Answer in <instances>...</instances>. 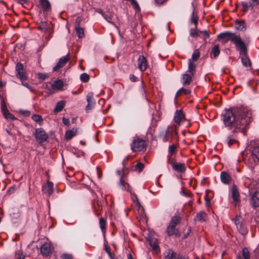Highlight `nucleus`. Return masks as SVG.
<instances>
[{"mask_svg": "<svg viewBox=\"0 0 259 259\" xmlns=\"http://www.w3.org/2000/svg\"><path fill=\"white\" fill-rule=\"evenodd\" d=\"M223 122L226 126L235 128L232 133L228 135L225 143L231 146L238 143L236 133L241 131L244 133L251 121V112L247 108H241L233 110H227L223 115Z\"/></svg>", "mask_w": 259, "mask_h": 259, "instance_id": "nucleus-1", "label": "nucleus"}, {"mask_svg": "<svg viewBox=\"0 0 259 259\" xmlns=\"http://www.w3.org/2000/svg\"><path fill=\"white\" fill-rule=\"evenodd\" d=\"M177 136L175 127L168 126L164 131L161 132L159 135V138L164 142H171Z\"/></svg>", "mask_w": 259, "mask_h": 259, "instance_id": "nucleus-2", "label": "nucleus"}, {"mask_svg": "<svg viewBox=\"0 0 259 259\" xmlns=\"http://www.w3.org/2000/svg\"><path fill=\"white\" fill-rule=\"evenodd\" d=\"M146 141L137 136L134 137L131 144V150L133 152L144 151L146 149Z\"/></svg>", "mask_w": 259, "mask_h": 259, "instance_id": "nucleus-3", "label": "nucleus"}, {"mask_svg": "<svg viewBox=\"0 0 259 259\" xmlns=\"http://www.w3.org/2000/svg\"><path fill=\"white\" fill-rule=\"evenodd\" d=\"M233 221L238 231L242 235H246L248 231L244 219L240 215H237Z\"/></svg>", "mask_w": 259, "mask_h": 259, "instance_id": "nucleus-4", "label": "nucleus"}, {"mask_svg": "<svg viewBox=\"0 0 259 259\" xmlns=\"http://www.w3.org/2000/svg\"><path fill=\"white\" fill-rule=\"evenodd\" d=\"M33 135L38 143L45 142L49 138L48 134L42 128H36Z\"/></svg>", "mask_w": 259, "mask_h": 259, "instance_id": "nucleus-5", "label": "nucleus"}, {"mask_svg": "<svg viewBox=\"0 0 259 259\" xmlns=\"http://www.w3.org/2000/svg\"><path fill=\"white\" fill-rule=\"evenodd\" d=\"M237 36L234 33L225 31L219 34L217 37L220 41L222 40L223 43H226L229 40L233 42Z\"/></svg>", "mask_w": 259, "mask_h": 259, "instance_id": "nucleus-6", "label": "nucleus"}, {"mask_svg": "<svg viewBox=\"0 0 259 259\" xmlns=\"http://www.w3.org/2000/svg\"><path fill=\"white\" fill-rule=\"evenodd\" d=\"M168 162L171 165L173 169L177 172L183 173L186 171V168L185 164L177 162L175 159L169 157Z\"/></svg>", "mask_w": 259, "mask_h": 259, "instance_id": "nucleus-7", "label": "nucleus"}, {"mask_svg": "<svg viewBox=\"0 0 259 259\" xmlns=\"http://www.w3.org/2000/svg\"><path fill=\"white\" fill-rule=\"evenodd\" d=\"M233 43L235 45L236 50L239 52L240 55L247 53L245 45L239 35L237 36Z\"/></svg>", "mask_w": 259, "mask_h": 259, "instance_id": "nucleus-8", "label": "nucleus"}, {"mask_svg": "<svg viewBox=\"0 0 259 259\" xmlns=\"http://www.w3.org/2000/svg\"><path fill=\"white\" fill-rule=\"evenodd\" d=\"M53 249L51 243L46 242L40 247V253L44 256H49L52 254Z\"/></svg>", "mask_w": 259, "mask_h": 259, "instance_id": "nucleus-9", "label": "nucleus"}, {"mask_svg": "<svg viewBox=\"0 0 259 259\" xmlns=\"http://www.w3.org/2000/svg\"><path fill=\"white\" fill-rule=\"evenodd\" d=\"M16 75L20 80H26V73L21 63H17L16 65Z\"/></svg>", "mask_w": 259, "mask_h": 259, "instance_id": "nucleus-10", "label": "nucleus"}, {"mask_svg": "<svg viewBox=\"0 0 259 259\" xmlns=\"http://www.w3.org/2000/svg\"><path fill=\"white\" fill-rule=\"evenodd\" d=\"M118 186L122 190L131 192L132 189L127 182L126 177H125L124 175H123L120 178L118 182Z\"/></svg>", "mask_w": 259, "mask_h": 259, "instance_id": "nucleus-11", "label": "nucleus"}, {"mask_svg": "<svg viewBox=\"0 0 259 259\" xmlns=\"http://www.w3.org/2000/svg\"><path fill=\"white\" fill-rule=\"evenodd\" d=\"M138 68L142 71H145L148 67L147 60L143 55L139 56L138 59Z\"/></svg>", "mask_w": 259, "mask_h": 259, "instance_id": "nucleus-12", "label": "nucleus"}, {"mask_svg": "<svg viewBox=\"0 0 259 259\" xmlns=\"http://www.w3.org/2000/svg\"><path fill=\"white\" fill-rule=\"evenodd\" d=\"M70 57L69 54L60 58L56 65L54 67L53 70L54 71H58L60 68H62L67 63Z\"/></svg>", "mask_w": 259, "mask_h": 259, "instance_id": "nucleus-13", "label": "nucleus"}, {"mask_svg": "<svg viewBox=\"0 0 259 259\" xmlns=\"http://www.w3.org/2000/svg\"><path fill=\"white\" fill-rule=\"evenodd\" d=\"M185 120V115L182 110H177L174 116V120L179 125Z\"/></svg>", "mask_w": 259, "mask_h": 259, "instance_id": "nucleus-14", "label": "nucleus"}, {"mask_svg": "<svg viewBox=\"0 0 259 259\" xmlns=\"http://www.w3.org/2000/svg\"><path fill=\"white\" fill-rule=\"evenodd\" d=\"M87 101L88 105L86 106L85 110L87 112H89V110L93 107L95 104V101L93 98V94L92 93H89L87 96Z\"/></svg>", "mask_w": 259, "mask_h": 259, "instance_id": "nucleus-15", "label": "nucleus"}, {"mask_svg": "<svg viewBox=\"0 0 259 259\" xmlns=\"http://www.w3.org/2000/svg\"><path fill=\"white\" fill-rule=\"evenodd\" d=\"M231 196L235 203L237 204L240 203V199L239 193L237 186L235 185L233 186L232 188Z\"/></svg>", "mask_w": 259, "mask_h": 259, "instance_id": "nucleus-16", "label": "nucleus"}, {"mask_svg": "<svg viewBox=\"0 0 259 259\" xmlns=\"http://www.w3.org/2000/svg\"><path fill=\"white\" fill-rule=\"evenodd\" d=\"M53 183L50 181H48L47 184L42 186V192L50 196L53 193Z\"/></svg>", "mask_w": 259, "mask_h": 259, "instance_id": "nucleus-17", "label": "nucleus"}, {"mask_svg": "<svg viewBox=\"0 0 259 259\" xmlns=\"http://www.w3.org/2000/svg\"><path fill=\"white\" fill-rule=\"evenodd\" d=\"M250 204L253 207H259V192H255L252 195Z\"/></svg>", "mask_w": 259, "mask_h": 259, "instance_id": "nucleus-18", "label": "nucleus"}, {"mask_svg": "<svg viewBox=\"0 0 259 259\" xmlns=\"http://www.w3.org/2000/svg\"><path fill=\"white\" fill-rule=\"evenodd\" d=\"M220 178L221 182L224 184H229L231 181L230 175L225 171L221 173Z\"/></svg>", "mask_w": 259, "mask_h": 259, "instance_id": "nucleus-19", "label": "nucleus"}, {"mask_svg": "<svg viewBox=\"0 0 259 259\" xmlns=\"http://www.w3.org/2000/svg\"><path fill=\"white\" fill-rule=\"evenodd\" d=\"M235 28L240 31H245L246 29L245 22L243 20H237L235 21Z\"/></svg>", "mask_w": 259, "mask_h": 259, "instance_id": "nucleus-20", "label": "nucleus"}, {"mask_svg": "<svg viewBox=\"0 0 259 259\" xmlns=\"http://www.w3.org/2000/svg\"><path fill=\"white\" fill-rule=\"evenodd\" d=\"M79 21H80V20L79 18L76 19L75 26V29H76V34H77V36L79 38H81L83 37L84 36V29H83V28L80 27Z\"/></svg>", "mask_w": 259, "mask_h": 259, "instance_id": "nucleus-21", "label": "nucleus"}, {"mask_svg": "<svg viewBox=\"0 0 259 259\" xmlns=\"http://www.w3.org/2000/svg\"><path fill=\"white\" fill-rule=\"evenodd\" d=\"M191 74L184 73L182 75V82L184 86L189 85L192 81V76Z\"/></svg>", "mask_w": 259, "mask_h": 259, "instance_id": "nucleus-22", "label": "nucleus"}, {"mask_svg": "<svg viewBox=\"0 0 259 259\" xmlns=\"http://www.w3.org/2000/svg\"><path fill=\"white\" fill-rule=\"evenodd\" d=\"M251 156L253 159L259 161V144H256L251 148Z\"/></svg>", "mask_w": 259, "mask_h": 259, "instance_id": "nucleus-23", "label": "nucleus"}, {"mask_svg": "<svg viewBox=\"0 0 259 259\" xmlns=\"http://www.w3.org/2000/svg\"><path fill=\"white\" fill-rule=\"evenodd\" d=\"M77 132L76 128H73L71 130H68L65 132V138L66 140H71L73 137L76 136Z\"/></svg>", "mask_w": 259, "mask_h": 259, "instance_id": "nucleus-24", "label": "nucleus"}, {"mask_svg": "<svg viewBox=\"0 0 259 259\" xmlns=\"http://www.w3.org/2000/svg\"><path fill=\"white\" fill-rule=\"evenodd\" d=\"M147 240L153 250L155 251H158L159 250V246L158 245L157 240L156 238H152V237H149L147 238Z\"/></svg>", "mask_w": 259, "mask_h": 259, "instance_id": "nucleus-25", "label": "nucleus"}, {"mask_svg": "<svg viewBox=\"0 0 259 259\" xmlns=\"http://www.w3.org/2000/svg\"><path fill=\"white\" fill-rule=\"evenodd\" d=\"M207 214L204 211H200L197 213L194 218L195 222H204L206 221Z\"/></svg>", "mask_w": 259, "mask_h": 259, "instance_id": "nucleus-26", "label": "nucleus"}, {"mask_svg": "<svg viewBox=\"0 0 259 259\" xmlns=\"http://www.w3.org/2000/svg\"><path fill=\"white\" fill-rule=\"evenodd\" d=\"M63 82L60 79L55 80L51 85L52 89L57 90H63Z\"/></svg>", "mask_w": 259, "mask_h": 259, "instance_id": "nucleus-27", "label": "nucleus"}, {"mask_svg": "<svg viewBox=\"0 0 259 259\" xmlns=\"http://www.w3.org/2000/svg\"><path fill=\"white\" fill-rule=\"evenodd\" d=\"M166 233L168 236L179 235V231L175 226L168 225L166 229Z\"/></svg>", "mask_w": 259, "mask_h": 259, "instance_id": "nucleus-28", "label": "nucleus"}, {"mask_svg": "<svg viewBox=\"0 0 259 259\" xmlns=\"http://www.w3.org/2000/svg\"><path fill=\"white\" fill-rule=\"evenodd\" d=\"M39 3L44 11H49L51 10V6L49 0H39Z\"/></svg>", "mask_w": 259, "mask_h": 259, "instance_id": "nucleus-29", "label": "nucleus"}, {"mask_svg": "<svg viewBox=\"0 0 259 259\" xmlns=\"http://www.w3.org/2000/svg\"><path fill=\"white\" fill-rule=\"evenodd\" d=\"M181 220V217L179 214H175L171 218L169 225L176 227L180 223Z\"/></svg>", "mask_w": 259, "mask_h": 259, "instance_id": "nucleus-30", "label": "nucleus"}, {"mask_svg": "<svg viewBox=\"0 0 259 259\" xmlns=\"http://www.w3.org/2000/svg\"><path fill=\"white\" fill-rule=\"evenodd\" d=\"M65 106V101L62 100L58 102L56 104V107L54 109V113H58L61 112Z\"/></svg>", "mask_w": 259, "mask_h": 259, "instance_id": "nucleus-31", "label": "nucleus"}, {"mask_svg": "<svg viewBox=\"0 0 259 259\" xmlns=\"http://www.w3.org/2000/svg\"><path fill=\"white\" fill-rule=\"evenodd\" d=\"M241 59L243 65L245 67H248L250 66L251 62L249 58L247 56V53L244 54H240Z\"/></svg>", "mask_w": 259, "mask_h": 259, "instance_id": "nucleus-32", "label": "nucleus"}, {"mask_svg": "<svg viewBox=\"0 0 259 259\" xmlns=\"http://www.w3.org/2000/svg\"><path fill=\"white\" fill-rule=\"evenodd\" d=\"M164 255L165 259H176L178 254L171 250H168L165 251Z\"/></svg>", "mask_w": 259, "mask_h": 259, "instance_id": "nucleus-33", "label": "nucleus"}, {"mask_svg": "<svg viewBox=\"0 0 259 259\" xmlns=\"http://www.w3.org/2000/svg\"><path fill=\"white\" fill-rule=\"evenodd\" d=\"M195 64L192 62L191 59H190L189 61V66H188V71L192 75H194V73L195 72Z\"/></svg>", "mask_w": 259, "mask_h": 259, "instance_id": "nucleus-34", "label": "nucleus"}, {"mask_svg": "<svg viewBox=\"0 0 259 259\" xmlns=\"http://www.w3.org/2000/svg\"><path fill=\"white\" fill-rule=\"evenodd\" d=\"M191 91L190 90L182 88L177 92L176 96L178 97L182 95H189Z\"/></svg>", "mask_w": 259, "mask_h": 259, "instance_id": "nucleus-35", "label": "nucleus"}, {"mask_svg": "<svg viewBox=\"0 0 259 259\" xmlns=\"http://www.w3.org/2000/svg\"><path fill=\"white\" fill-rule=\"evenodd\" d=\"M31 118L35 122L39 123V125H42L43 123V119L41 115L39 114H33L31 116Z\"/></svg>", "mask_w": 259, "mask_h": 259, "instance_id": "nucleus-36", "label": "nucleus"}, {"mask_svg": "<svg viewBox=\"0 0 259 259\" xmlns=\"http://www.w3.org/2000/svg\"><path fill=\"white\" fill-rule=\"evenodd\" d=\"M37 28L42 32H46L48 30V22L47 21H41Z\"/></svg>", "mask_w": 259, "mask_h": 259, "instance_id": "nucleus-37", "label": "nucleus"}, {"mask_svg": "<svg viewBox=\"0 0 259 259\" xmlns=\"http://www.w3.org/2000/svg\"><path fill=\"white\" fill-rule=\"evenodd\" d=\"M99 225L102 232L104 233H105L106 222L105 220L102 217H101L99 219Z\"/></svg>", "mask_w": 259, "mask_h": 259, "instance_id": "nucleus-38", "label": "nucleus"}, {"mask_svg": "<svg viewBox=\"0 0 259 259\" xmlns=\"http://www.w3.org/2000/svg\"><path fill=\"white\" fill-rule=\"evenodd\" d=\"M211 53L213 55L214 58H216L218 57L220 53V50L219 49V45H215L211 49Z\"/></svg>", "mask_w": 259, "mask_h": 259, "instance_id": "nucleus-39", "label": "nucleus"}, {"mask_svg": "<svg viewBox=\"0 0 259 259\" xmlns=\"http://www.w3.org/2000/svg\"><path fill=\"white\" fill-rule=\"evenodd\" d=\"M178 148V145L176 144H172L168 147V154L170 155L169 158L170 157L176 152V149Z\"/></svg>", "mask_w": 259, "mask_h": 259, "instance_id": "nucleus-40", "label": "nucleus"}, {"mask_svg": "<svg viewBox=\"0 0 259 259\" xmlns=\"http://www.w3.org/2000/svg\"><path fill=\"white\" fill-rule=\"evenodd\" d=\"M200 30L196 29V27L194 29H191L190 31V34L193 37H197L200 36Z\"/></svg>", "mask_w": 259, "mask_h": 259, "instance_id": "nucleus-41", "label": "nucleus"}, {"mask_svg": "<svg viewBox=\"0 0 259 259\" xmlns=\"http://www.w3.org/2000/svg\"><path fill=\"white\" fill-rule=\"evenodd\" d=\"M3 114L7 119L14 120L16 119L15 116L9 111L8 110L3 112Z\"/></svg>", "mask_w": 259, "mask_h": 259, "instance_id": "nucleus-42", "label": "nucleus"}, {"mask_svg": "<svg viewBox=\"0 0 259 259\" xmlns=\"http://www.w3.org/2000/svg\"><path fill=\"white\" fill-rule=\"evenodd\" d=\"M104 249H105V250L106 251V252L108 254L110 259H114V256L112 255V254L111 253V248H110V246L108 245L105 244H104Z\"/></svg>", "mask_w": 259, "mask_h": 259, "instance_id": "nucleus-43", "label": "nucleus"}, {"mask_svg": "<svg viewBox=\"0 0 259 259\" xmlns=\"http://www.w3.org/2000/svg\"><path fill=\"white\" fill-rule=\"evenodd\" d=\"M80 78L83 82H87L90 79V76L87 73H83L80 75Z\"/></svg>", "mask_w": 259, "mask_h": 259, "instance_id": "nucleus-44", "label": "nucleus"}, {"mask_svg": "<svg viewBox=\"0 0 259 259\" xmlns=\"http://www.w3.org/2000/svg\"><path fill=\"white\" fill-rule=\"evenodd\" d=\"M200 52L198 50H195L193 54H192V59L193 60V61H196L198 59V58H199L200 57Z\"/></svg>", "mask_w": 259, "mask_h": 259, "instance_id": "nucleus-45", "label": "nucleus"}, {"mask_svg": "<svg viewBox=\"0 0 259 259\" xmlns=\"http://www.w3.org/2000/svg\"><path fill=\"white\" fill-rule=\"evenodd\" d=\"M200 37H202L204 41H206V38L209 37V32L207 30L200 31Z\"/></svg>", "mask_w": 259, "mask_h": 259, "instance_id": "nucleus-46", "label": "nucleus"}, {"mask_svg": "<svg viewBox=\"0 0 259 259\" xmlns=\"http://www.w3.org/2000/svg\"><path fill=\"white\" fill-rule=\"evenodd\" d=\"M144 167V165L143 163H142L141 162H138L135 165V167L134 169V170H137L139 171V172H141V171H142Z\"/></svg>", "mask_w": 259, "mask_h": 259, "instance_id": "nucleus-47", "label": "nucleus"}, {"mask_svg": "<svg viewBox=\"0 0 259 259\" xmlns=\"http://www.w3.org/2000/svg\"><path fill=\"white\" fill-rule=\"evenodd\" d=\"M130 193L131 194V199H132V201L134 202H136L137 204L138 205L140 204L137 196L136 195V194L132 192V190H131V192H130Z\"/></svg>", "mask_w": 259, "mask_h": 259, "instance_id": "nucleus-48", "label": "nucleus"}, {"mask_svg": "<svg viewBox=\"0 0 259 259\" xmlns=\"http://www.w3.org/2000/svg\"><path fill=\"white\" fill-rule=\"evenodd\" d=\"M241 6H242V11L246 12L248 11L249 7H250V4H248L247 3L245 2H241Z\"/></svg>", "mask_w": 259, "mask_h": 259, "instance_id": "nucleus-49", "label": "nucleus"}, {"mask_svg": "<svg viewBox=\"0 0 259 259\" xmlns=\"http://www.w3.org/2000/svg\"><path fill=\"white\" fill-rule=\"evenodd\" d=\"M26 80H21L22 84L28 89L30 91L33 92L32 88L30 85L29 84L28 82H25Z\"/></svg>", "mask_w": 259, "mask_h": 259, "instance_id": "nucleus-50", "label": "nucleus"}, {"mask_svg": "<svg viewBox=\"0 0 259 259\" xmlns=\"http://www.w3.org/2000/svg\"><path fill=\"white\" fill-rule=\"evenodd\" d=\"M16 259H24L25 258V256L20 250H18L16 252Z\"/></svg>", "mask_w": 259, "mask_h": 259, "instance_id": "nucleus-51", "label": "nucleus"}, {"mask_svg": "<svg viewBox=\"0 0 259 259\" xmlns=\"http://www.w3.org/2000/svg\"><path fill=\"white\" fill-rule=\"evenodd\" d=\"M62 259H73V256L70 254L64 253L61 255Z\"/></svg>", "mask_w": 259, "mask_h": 259, "instance_id": "nucleus-52", "label": "nucleus"}, {"mask_svg": "<svg viewBox=\"0 0 259 259\" xmlns=\"http://www.w3.org/2000/svg\"><path fill=\"white\" fill-rule=\"evenodd\" d=\"M181 193L182 194H183V195H184L185 196H186V197H191L193 196L192 193L190 191H188L185 192L184 189L182 191V192Z\"/></svg>", "mask_w": 259, "mask_h": 259, "instance_id": "nucleus-53", "label": "nucleus"}, {"mask_svg": "<svg viewBox=\"0 0 259 259\" xmlns=\"http://www.w3.org/2000/svg\"><path fill=\"white\" fill-rule=\"evenodd\" d=\"M251 3H250V7L252 9H253V7L255 5H259V0H250Z\"/></svg>", "mask_w": 259, "mask_h": 259, "instance_id": "nucleus-54", "label": "nucleus"}, {"mask_svg": "<svg viewBox=\"0 0 259 259\" xmlns=\"http://www.w3.org/2000/svg\"><path fill=\"white\" fill-rule=\"evenodd\" d=\"M1 110L2 113L5 111L8 110L6 104L4 101H3L1 104Z\"/></svg>", "mask_w": 259, "mask_h": 259, "instance_id": "nucleus-55", "label": "nucleus"}, {"mask_svg": "<svg viewBox=\"0 0 259 259\" xmlns=\"http://www.w3.org/2000/svg\"><path fill=\"white\" fill-rule=\"evenodd\" d=\"M191 22L192 23H194L195 25V27H196L197 24L198 23V18L197 17L193 16L191 18Z\"/></svg>", "mask_w": 259, "mask_h": 259, "instance_id": "nucleus-56", "label": "nucleus"}, {"mask_svg": "<svg viewBox=\"0 0 259 259\" xmlns=\"http://www.w3.org/2000/svg\"><path fill=\"white\" fill-rule=\"evenodd\" d=\"M62 121H63V123L67 126H69L70 124V121H69V119H68V118L63 117L62 119Z\"/></svg>", "mask_w": 259, "mask_h": 259, "instance_id": "nucleus-57", "label": "nucleus"}, {"mask_svg": "<svg viewBox=\"0 0 259 259\" xmlns=\"http://www.w3.org/2000/svg\"><path fill=\"white\" fill-rule=\"evenodd\" d=\"M132 4L135 6L136 8L139 9V6L136 0H131Z\"/></svg>", "mask_w": 259, "mask_h": 259, "instance_id": "nucleus-58", "label": "nucleus"}, {"mask_svg": "<svg viewBox=\"0 0 259 259\" xmlns=\"http://www.w3.org/2000/svg\"><path fill=\"white\" fill-rule=\"evenodd\" d=\"M17 3L21 5H24L25 4H27L28 2L27 0H17Z\"/></svg>", "mask_w": 259, "mask_h": 259, "instance_id": "nucleus-59", "label": "nucleus"}, {"mask_svg": "<svg viewBox=\"0 0 259 259\" xmlns=\"http://www.w3.org/2000/svg\"><path fill=\"white\" fill-rule=\"evenodd\" d=\"M130 78L133 82L136 81L137 80V77L133 74L130 75Z\"/></svg>", "mask_w": 259, "mask_h": 259, "instance_id": "nucleus-60", "label": "nucleus"}, {"mask_svg": "<svg viewBox=\"0 0 259 259\" xmlns=\"http://www.w3.org/2000/svg\"><path fill=\"white\" fill-rule=\"evenodd\" d=\"M104 18L109 23H112L111 22L112 21V18L111 16H108L107 15L104 16Z\"/></svg>", "mask_w": 259, "mask_h": 259, "instance_id": "nucleus-61", "label": "nucleus"}, {"mask_svg": "<svg viewBox=\"0 0 259 259\" xmlns=\"http://www.w3.org/2000/svg\"><path fill=\"white\" fill-rule=\"evenodd\" d=\"M155 1L157 4L161 5L167 1V0H155Z\"/></svg>", "mask_w": 259, "mask_h": 259, "instance_id": "nucleus-62", "label": "nucleus"}, {"mask_svg": "<svg viewBox=\"0 0 259 259\" xmlns=\"http://www.w3.org/2000/svg\"><path fill=\"white\" fill-rule=\"evenodd\" d=\"M6 84V82L0 80V88H3V87L5 86Z\"/></svg>", "mask_w": 259, "mask_h": 259, "instance_id": "nucleus-63", "label": "nucleus"}, {"mask_svg": "<svg viewBox=\"0 0 259 259\" xmlns=\"http://www.w3.org/2000/svg\"><path fill=\"white\" fill-rule=\"evenodd\" d=\"M176 259H185V258L180 254H178Z\"/></svg>", "mask_w": 259, "mask_h": 259, "instance_id": "nucleus-64", "label": "nucleus"}]
</instances>
